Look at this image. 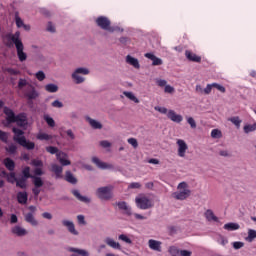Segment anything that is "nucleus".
Returning <instances> with one entry per match:
<instances>
[{"label": "nucleus", "mask_w": 256, "mask_h": 256, "mask_svg": "<svg viewBox=\"0 0 256 256\" xmlns=\"http://www.w3.org/2000/svg\"><path fill=\"white\" fill-rule=\"evenodd\" d=\"M211 137L212 139H221V137H223V134L221 133V130L213 129L211 131Z\"/></svg>", "instance_id": "obj_41"}, {"label": "nucleus", "mask_w": 256, "mask_h": 256, "mask_svg": "<svg viewBox=\"0 0 256 256\" xmlns=\"http://www.w3.org/2000/svg\"><path fill=\"white\" fill-rule=\"evenodd\" d=\"M3 175H5V177H7V181L8 183H11L12 185L14 183H17V177L15 176V172H11L10 174H7L5 171H2Z\"/></svg>", "instance_id": "obj_32"}, {"label": "nucleus", "mask_w": 256, "mask_h": 256, "mask_svg": "<svg viewBox=\"0 0 256 256\" xmlns=\"http://www.w3.org/2000/svg\"><path fill=\"white\" fill-rule=\"evenodd\" d=\"M24 97H26L28 101H33L39 97V92L35 89V86L29 84L24 90Z\"/></svg>", "instance_id": "obj_7"}, {"label": "nucleus", "mask_w": 256, "mask_h": 256, "mask_svg": "<svg viewBox=\"0 0 256 256\" xmlns=\"http://www.w3.org/2000/svg\"><path fill=\"white\" fill-rule=\"evenodd\" d=\"M223 229H225V231H237L241 229V226L239 223L229 222L224 225Z\"/></svg>", "instance_id": "obj_26"}, {"label": "nucleus", "mask_w": 256, "mask_h": 256, "mask_svg": "<svg viewBox=\"0 0 256 256\" xmlns=\"http://www.w3.org/2000/svg\"><path fill=\"white\" fill-rule=\"evenodd\" d=\"M129 65H132L134 69H141V64H139V60L132 56H129Z\"/></svg>", "instance_id": "obj_36"}, {"label": "nucleus", "mask_w": 256, "mask_h": 256, "mask_svg": "<svg viewBox=\"0 0 256 256\" xmlns=\"http://www.w3.org/2000/svg\"><path fill=\"white\" fill-rule=\"evenodd\" d=\"M22 175L24 177H29L30 179H32L33 181H35V178H37V176H33L31 175V168L29 166H26L23 170H22Z\"/></svg>", "instance_id": "obj_37"}, {"label": "nucleus", "mask_w": 256, "mask_h": 256, "mask_svg": "<svg viewBox=\"0 0 256 256\" xmlns=\"http://www.w3.org/2000/svg\"><path fill=\"white\" fill-rule=\"evenodd\" d=\"M161 245H163V243L159 240H155V239L148 240L149 249H151L152 251H156L157 253H161L162 251Z\"/></svg>", "instance_id": "obj_12"}, {"label": "nucleus", "mask_w": 256, "mask_h": 256, "mask_svg": "<svg viewBox=\"0 0 256 256\" xmlns=\"http://www.w3.org/2000/svg\"><path fill=\"white\" fill-rule=\"evenodd\" d=\"M243 131L246 134L253 133V131H256V123L255 124H247L243 127Z\"/></svg>", "instance_id": "obj_38"}, {"label": "nucleus", "mask_w": 256, "mask_h": 256, "mask_svg": "<svg viewBox=\"0 0 256 256\" xmlns=\"http://www.w3.org/2000/svg\"><path fill=\"white\" fill-rule=\"evenodd\" d=\"M77 221L79 225H87V221H85V216L84 215H78L77 216Z\"/></svg>", "instance_id": "obj_57"}, {"label": "nucleus", "mask_w": 256, "mask_h": 256, "mask_svg": "<svg viewBox=\"0 0 256 256\" xmlns=\"http://www.w3.org/2000/svg\"><path fill=\"white\" fill-rule=\"evenodd\" d=\"M177 145H178V155L179 157H183L185 153H187V149L189 147L187 146V143L184 142V140H177Z\"/></svg>", "instance_id": "obj_17"}, {"label": "nucleus", "mask_w": 256, "mask_h": 256, "mask_svg": "<svg viewBox=\"0 0 256 256\" xmlns=\"http://www.w3.org/2000/svg\"><path fill=\"white\" fill-rule=\"evenodd\" d=\"M36 139H38V141H51V139H53V136L47 133L40 132L37 134Z\"/></svg>", "instance_id": "obj_30"}, {"label": "nucleus", "mask_w": 256, "mask_h": 256, "mask_svg": "<svg viewBox=\"0 0 256 256\" xmlns=\"http://www.w3.org/2000/svg\"><path fill=\"white\" fill-rule=\"evenodd\" d=\"M97 197L101 201H109L111 199V188L109 186L100 187L97 189Z\"/></svg>", "instance_id": "obj_5"}, {"label": "nucleus", "mask_w": 256, "mask_h": 256, "mask_svg": "<svg viewBox=\"0 0 256 256\" xmlns=\"http://www.w3.org/2000/svg\"><path fill=\"white\" fill-rule=\"evenodd\" d=\"M11 231L17 237H25L27 235V230L21 226H14Z\"/></svg>", "instance_id": "obj_24"}, {"label": "nucleus", "mask_w": 256, "mask_h": 256, "mask_svg": "<svg viewBox=\"0 0 256 256\" xmlns=\"http://www.w3.org/2000/svg\"><path fill=\"white\" fill-rule=\"evenodd\" d=\"M24 220L26 221V223H29L30 225H32V227H37V225H39V221L35 219L33 212L26 213L24 215Z\"/></svg>", "instance_id": "obj_18"}, {"label": "nucleus", "mask_w": 256, "mask_h": 256, "mask_svg": "<svg viewBox=\"0 0 256 256\" xmlns=\"http://www.w3.org/2000/svg\"><path fill=\"white\" fill-rule=\"evenodd\" d=\"M204 217L209 222L214 221L215 223H219V218L217 216H215V213L211 209H208L205 211Z\"/></svg>", "instance_id": "obj_23"}, {"label": "nucleus", "mask_w": 256, "mask_h": 256, "mask_svg": "<svg viewBox=\"0 0 256 256\" xmlns=\"http://www.w3.org/2000/svg\"><path fill=\"white\" fill-rule=\"evenodd\" d=\"M129 144L132 145L134 149H137V147H139V142H137V139L135 138H130Z\"/></svg>", "instance_id": "obj_61"}, {"label": "nucleus", "mask_w": 256, "mask_h": 256, "mask_svg": "<svg viewBox=\"0 0 256 256\" xmlns=\"http://www.w3.org/2000/svg\"><path fill=\"white\" fill-rule=\"evenodd\" d=\"M18 145L24 147V149H27L28 151H33V149H35V143L27 140V138H22L19 140Z\"/></svg>", "instance_id": "obj_16"}, {"label": "nucleus", "mask_w": 256, "mask_h": 256, "mask_svg": "<svg viewBox=\"0 0 256 256\" xmlns=\"http://www.w3.org/2000/svg\"><path fill=\"white\" fill-rule=\"evenodd\" d=\"M173 199L177 201H185V199L191 197V190H180L172 193Z\"/></svg>", "instance_id": "obj_9"}, {"label": "nucleus", "mask_w": 256, "mask_h": 256, "mask_svg": "<svg viewBox=\"0 0 256 256\" xmlns=\"http://www.w3.org/2000/svg\"><path fill=\"white\" fill-rule=\"evenodd\" d=\"M167 117L170 121H173V123H181V121H183V116H181V114H177L175 110H169Z\"/></svg>", "instance_id": "obj_15"}, {"label": "nucleus", "mask_w": 256, "mask_h": 256, "mask_svg": "<svg viewBox=\"0 0 256 256\" xmlns=\"http://www.w3.org/2000/svg\"><path fill=\"white\" fill-rule=\"evenodd\" d=\"M81 75H89V69L87 68H77L72 74V79H74L76 85H80V83L85 82V78Z\"/></svg>", "instance_id": "obj_4"}, {"label": "nucleus", "mask_w": 256, "mask_h": 256, "mask_svg": "<svg viewBox=\"0 0 256 256\" xmlns=\"http://www.w3.org/2000/svg\"><path fill=\"white\" fill-rule=\"evenodd\" d=\"M228 121H230V123H233V125H235V127H237V129H239V127H241V123H243V120H241V118H239V116H234V117L228 118Z\"/></svg>", "instance_id": "obj_35"}, {"label": "nucleus", "mask_w": 256, "mask_h": 256, "mask_svg": "<svg viewBox=\"0 0 256 256\" xmlns=\"http://www.w3.org/2000/svg\"><path fill=\"white\" fill-rule=\"evenodd\" d=\"M87 121L91 125L92 129H103V125L100 122H97L90 117L87 118Z\"/></svg>", "instance_id": "obj_34"}, {"label": "nucleus", "mask_w": 256, "mask_h": 256, "mask_svg": "<svg viewBox=\"0 0 256 256\" xmlns=\"http://www.w3.org/2000/svg\"><path fill=\"white\" fill-rule=\"evenodd\" d=\"M254 239H256V230L249 229L248 230L247 241H249V243H251Z\"/></svg>", "instance_id": "obj_42"}, {"label": "nucleus", "mask_w": 256, "mask_h": 256, "mask_svg": "<svg viewBox=\"0 0 256 256\" xmlns=\"http://www.w3.org/2000/svg\"><path fill=\"white\" fill-rule=\"evenodd\" d=\"M68 251L70 253H77L78 255H81V256H89V252L87 250H83V249L70 247L68 249Z\"/></svg>", "instance_id": "obj_33"}, {"label": "nucleus", "mask_w": 256, "mask_h": 256, "mask_svg": "<svg viewBox=\"0 0 256 256\" xmlns=\"http://www.w3.org/2000/svg\"><path fill=\"white\" fill-rule=\"evenodd\" d=\"M187 123L190 124V127L192 129H196L197 128V122H195V119H193V117H188L187 118Z\"/></svg>", "instance_id": "obj_52"}, {"label": "nucleus", "mask_w": 256, "mask_h": 256, "mask_svg": "<svg viewBox=\"0 0 256 256\" xmlns=\"http://www.w3.org/2000/svg\"><path fill=\"white\" fill-rule=\"evenodd\" d=\"M144 57H146V59H150V61H152L153 67H159V66L163 65V59L155 56V54H153V53H145Z\"/></svg>", "instance_id": "obj_11"}, {"label": "nucleus", "mask_w": 256, "mask_h": 256, "mask_svg": "<svg viewBox=\"0 0 256 256\" xmlns=\"http://www.w3.org/2000/svg\"><path fill=\"white\" fill-rule=\"evenodd\" d=\"M232 247H233V249L238 251V249H243V247H245V242H241V241L233 242Z\"/></svg>", "instance_id": "obj_47"}, {"label": "nucleus", "mask_w": 256, "mask_h": 256, "mask_svg": "<svg viewBox=\"0 0 256 256\" xmlns=\"http://www.w3.org/2000/svg\"><path fill=\"white\" fill-rule=\"evenodd\" d=\"M15 22H16V26L18 27V29H21V27H23V25H25V23L23 22L21 17H19L18 13L15 14Z\"/></svg>", "instance_id": "obj_46"}, {"label": "nucleus", "mask_w": 256, "mask_h": 256, "mask_svg": "<svg viewBox=\"0 0 256 256\" xmlns=\"http://www.w3.org/2000/svg\"><path fill=\"white\" fill-rule=\"evenodd\" d=\"M187 187H189V185L186 182H181L178 184L177 189L179 191H185V190H188Z\"/></svg>", "instance_id": "obj_58"}, {"label": "nucleus", "mask_w": 256, "mask_h": 256, "mask_svg": "<svg viewBox=\"0 0 256 256\" xmlns=\"http://www.w3.org/2000/svg\"><path fill=\"white\" fill-rule=\"evenodd\" d=\"M33 173H34L33 177H41L45 175L43 168H34Z\"/></svg>", "instance_id": "obj_49"}, {"label": "nucleus", "mask_w": 256, "mask_h": 256, "mask_svg": "<svg viewBox=\"0 0 256 256\" xmlns=\"http://www.w3.org/2000/svg\"><path fill=\"white\" fill-rule=\"evenodd\" d=\"M168 252L171 256H180L181 249L177 248L176 246H170Z\"/></svg>", "instance_id": "obj_39"}, {"label": "nucleus", "mask_w": 256, "mask_h": 256, "mask_svg": "<svg viewBox=\"0 0 256 256\" xmlns=\"http://www.w3.org/2000/svg\"><path fill=\"white\" fill-rule=\"evenodd\" d=\"M49 171H51V173H54L55 179H63V166H60L58 164H51Z\"/></svg>", "instance_id": "obj_10"}, {"label": "nucleus", "mask_w": 256, "mask_h": 256, "mask_svg": "<svg viewBox=\"0 0 256 256\" xmlns=\"http://www.w3.org/2000/svg\"><path fill=\"white\" fill-rule=\"evenodd\" d=\"M7 41L5 43L6 47H13V44L16 48V53L19 61L23 63V61H27V53H25V46L23 45V41H21V32L16 31L14 34H6L5 36Z\"/></svg>", "instance_id": "obj_1"}, {"label": "nucleus", "mask_w": 256, "mask_h": 256, "mask_svg": "<svg viewBox=\"0 0 256 256\" xmlns=\"http://www.w3.org/2000/svg\"><path fill=\"white\" fill-rule=\"evenodd\" d=\"M4 165L8 171H15V161H4Z\"/></svg>", "instance_id": "obj_45"}, {"label": "nucleus", "mask_w": 256, "mask_h": 256, "mask_svg": "<svg viewBox=\"0 0 256 256\" xmlns=\"http://www.w3.org/2000/svg\"><path fill=\"white\" fill-rule=\"evenodd\" d=\"M94 163L96 164V166L99 169H103V170H105V169H108V170L115 169L113 164H109V163H106V162H103V161H94Z\"/></svg>", "instance_id": "obj_29"}, {"label": "nucleus", "mask_w": 256, "mask_h": 256, "mask_svg": "<svg viewBox=\"0 0 256 256\" xmlns=\"http://www.w3.org/2000/svg\"><path fill=\"white\" fill-rule=\"evenodd\" d=\"M212 87H215L220 93H225L226 89L224 88L223 85L218 84V83H212Z\"/></svg>", "instance_id": "obj_54"}, {"label": "nucleus", "mask_w": 256, "mask_h": 256, "mask_svg": "<svg viewBox=\"0 0 256 256\" xmlns=\"http://www.w3.org/2000/svg\"><path fill=\"white\" fill-rule=\"evenodd\" d=\"M118 209L121 211H128L129 206H127V202H118L117 203Z\"/></svg>", "instance_id": "obj_50"}, {"label": "nucleus", "mask_w": 256, "mask_h": 256, "mask_svg": "<svg viewBox=\"0 0 256 256\" xmlns=\"http://www.w3.org/2000/svg\"><path fill=\"white\" fill-rule=\"evenodd\" d=\"M28 199H29V195L27 194V192L17 193V201L18 203H20V205H26Z\"/></svg>", "instance_id": "obj_25"}, {"label": "nucleus", "mask_w": 256, "mask_h": 256, "mask_svg": "<svg viewBox=\"0 0 256 256\" xmlns=\"http://www.w3.org/2000/svg\"><path fill=\"white\" fill-rule=\"evenodd\" d=\"M6 151L10 155H15V153H17V146L15 144H10L8 147H6Z\"/></svg>", "instance_id": "obj_44"}, {"label": "nucleus", "mask_w": 256, "mask_h": 256, "mask_svg": "<svg viewBox=\"0 0 256 256\" xmlns=\"http://www.w3.org/2000/svg\"><path fill=\"white\" fill-rule=\"evenodd\" d=\"M167 230H168L169 235H176L177 231H179L177 226H168Z\"/></svg>", "instance_id": "obj_51"}, {"label": "nucleus", "mask_w": 256, "mask_h": 256, "mask_svg": "<svg viewBox=\"0 0 256 256\" xmlns=\"http://www.w3.org/2000/svg\"><path fill=\"white\" fill-rule=\"evenodd\" d=\"M14 123H16L18 127H25V125H27V114L20 113L16 115V118H14Z\"/></svg>", "instance_id": "obj_14"}, {"label": "nucleus", "mask_w": 256, "mask_h": 256, "mask_svg": "<svg viewBox=\"0 0 256 256\" xmlns=\"http://www.w3.org/2000/svg\"><path fill=\"white\" fill-rule=\"evenodd\" d=\"M185 56L188 61H192L193 63H201V56H197V54L189 50L185 51Z\"/></svg>", "instance_id": "obj_20"}, {"label": "nucleus", "mask_w": 256, "mask_h": 256, "mask_svg": "<svg viewBox=\"0 0 256 256\" xmlns=\"http://www.w3.org/2000/svg\"><path fill=\"white\" fill-rule=\"evenodd\" d=\"M95 23L97 27H100V29H103L104 31H109L110 33L117 31V28L111 27V20L106 16H99L96 18Z\"/></svg>", "instance_id": "obj_2"}, {"label": "nucleus", "mask_w": 256, "mask_h": 256, "mask_svg": "<svg viewBox=\"0 0 256 256\" xmlns=\"http://www.w3.org/2000/svg\"><path fill=\"white\" fill-rule=\"evenodd\" d=\"M154 109L155 111L162 113V115H167V113H169V111L165 107L156 106Z\"/></svg>", "instance_id": "obj_55"}, {"label": "nucleus", "mask_w": 256, "mask_h": 256, "mask_svg": "<svg viewBox=\"0 0 256 256\" xmlns=\"http://www.w3.org/2000/svg\"><path fill=\"white\" fill-rule=\"evenodd\" d=\"M62 225L67 228V231H69L71 235H79V231L75 229V223H73V221L62 220Z\"/></svg>", "instance_id": "obj_13"}, {"label": "nucleus", "mask_w": 256, "mask_h": 256, "mask_svg": "<svg viewBox=\"0 0 256 256\" xmlns=\"http://www.w3.org/2000/svg\"><path fill=\"white\" fill-rule=\"evenodd\" d=\"M29 85H30L29 82L25 78H20L19 81H18V89L20 91H23V88L24 87H29Z\"/></svg>", "instance_id": "obj_40"}, {"label": "nucleus", "mask_w": 256, "mask_h": 256, "mask_svg": "<svg viewBox=\"0 0 256 256\" xmlns=\"http://www.w3.org/2000/svg\"><path fill=\"white\" fill-rule=\"evenodd\" d=\"M105 243L106 245H108V247H111L112 249L121 250V244H119V242H115V240H113L112 238L107 237L105 239Z\"/></svg>", "instance_id": "obj_27"}, {"label": "nucleus", "mask_w": 256, "mask_h": 256, "mask_svg": "<svg viewBox=\"0 0 256 256\" xmlns=\"http://www.w3.org/2000/svg\"><path fill=\"white\" fill-rule=\"evenodd\" d=\"M46 151L51 155H56L57 161H68L67 154L62 151H59V148L55 146H48L46 147Z\"/></svg>", "instance_id": "obj_6"}, {"label": "nucleus", "mask_w": 256, "mask_h": 256, "mask_svg": "<svg viewBox=\"0 0 256 256\" xmlns=\"http://www.w3.org/2000/svg\"><path fill=\"white\" fill-rule=\"evenodd\" d=\"M135 203H136V207H138V209H143V210H147V209H151V207H153V203H151V200L145 196V194H140L135 198Z\"/></svg>", "instance_id": "obj_3"}, {"label": "nucleus", "mask_w": 256, "mask_h": 256, "mask_svg": "<svg viewBox=\"0 0 256 256\" xmlns=\"http://www.w3.org/2000/svg\"><path fill=\"white\" fill-rule=\"evenodd\" d=\"M6 71L9 75H19L21 73L19 70H15L13 68H7Z\"/></svg>", "instance_id": "obj_63"}, {"label": "nucleus", "mask_w": 256, "mask_h": 256, "mask_svg": "<svg viewBox=\"0 0 256 256\" xmlns=\"http://www.w3.org/2000/svg\"><path fill=\"white\" fill-rule=\"evenodd\" d=\"M4 114L6 115V121L8 123H15V118L17 115H15V112H13L11 108L4 107Z\"/></svg>", "instance_id": "obj_19"}, {"label": "nucleus", "mask_w": 256, "mask_h": 256, "mask_svg": "<svg viewBox=\"0 0 256 256\" xmlns=\"http://www.w3.org/2000/svg\"><path fill=\"white\" fill-rule=\"evenodd\" d=\"M13 133H14V137H13V141H15L16 143L19 144V141H21V139H25V137L23 135H25V132L19 128H14L12 129Z\"/></svg>", "instance_id": "obj_22"}, {"label": "nucleus", "mask_w": 256, "mask_h": 256, "mask_svg": "<svg viewBox=\"0 0 256 256\" xmlns=\"http://www.w3.org/2000/svg\"><path fill=\"white\" fill-rule=\"evenodd\" d=\"M30 165L35 168H43V161H32Z\"/></svg>", "instance_id": "obj_60"}, {"label": "nucleus", "mask_w": 256, "mask_h": 256, "mask_svg": "<svg viewBox=\"0 0 256 256\" xmlns=\"http://www.w3.org/2000/svg\"><path fill=\"white\" fill-rule=\"evenodd\" d=\"M36 79H37L38 81H45V72H43V71H38V72L36 73Z\"/></svg>", "instance_id": "obj_56"}, {"label": "nucleus", "mask_w": 256, "mask_h": 256, "mask_svg": "<svg viewBox=\"0 0 256 256\" xmlns=\"http://www.w3.org/2000/svg\"><path fill=\"white\" fill-rule=\"evenodd\" d=\"M16 187H19L20 189H27V182H23V180H17L16 181Z\"/></svg>", "instance_id": "obj_53"}, {"label": "nucleus", "mask_w": 256, "mask_h": 256, "mask_svg": "<svg viewBox=\"0 0 256 256\" xmlns=\"http://www.w3.org/2000/svg\"><path fill=\"white\" fill-rule=\"evenodd\" d=\"M32 183L34 185V188H32V193L34 195V197H39V193H41V187H43V185H45V182H43V178H34V180H32Z\"/></svg>", "instance_id": "obj_8"}, {"label": "nucleus", "mask_w": 256, "mask_h": 256, "mask_svg": "<svg viewBox=\"0 0 256 256\" xmlns=\"http://www.w3.org/2000/svg\"><path fill=\"white\" fill-rule=\"evenodd\" d=\"M65 181L71 183V185H77V178L74 177L73 173L69 170L65 173Z\"/></svg>", "instance_id": "obj_28"}, {"label": "nucleus", "mask_w": 256, "mask_h": 256, "mask_svg": "<svg viewBox=\"0 0 256 256\" xmlns=\"http://www.w3.org/2000/svg\"><path fill=\"white\" fill-rule=\"evenodd\" d=\"M156 84L158 85V87H166L167 86V80H163V79H156Z\"/></svg>", "instance_id": "obj_59"}, {"label": "nucleus", "mask_w": 256, "mask_h": 256, "mask_svg": "<svg viewBox=\"0 0 256 256\" xmlns=\"http://www.w3.org/2000/svg\"><path fill=\"white\" fill-rule=\"evenodd\" d=\"M8 140L9 134H7V132H4L3 130H0V141H2L3 143H7Z\"/></svg>", "instance_id": "obj_48"}, {"label": "nucleus", "mask_w": 256, "mask_h": 256, "mask_svg": "<svg viewBox=\"0 0 256 256\" xmlns=\"http://www.w3.org/2000/svg\"><path fill=\"white\" fill-rule=\"evenodd\" d=\"M72 195L78 199V201H81V203H91V199L87 196L81 195V192L79 190H72Z\"/></svg>", "instance_id": "obj_21"}, {"label": "nucleus", "mask_w": 256, "mask_h": 256, "mask_svg": "<svg viewBox=\"0 0 256 256\" xmlns=\"http://www.w3.org/2000/svg\"><path fill=\"white\" fill-rule=\"evenodd\" d=\"M44 121H46L49 127H55V120L49 115H44Z\"/></svg>", "instance_id": "obj_43"}, {"label": "nucleus", "mask_w": 256, "mask_h": 256, "mask_svg": "<svg viewBox=\"0 0 256 256\" xmlns=\"http://www.w3.org/2000/svg\"><path fill=\"white\" fill-rule=\"evenodd\" d=\"M44 89L47 93H57V91H59V86H57V84L50 83L47 84Z\"/></svg>", "instance_id": "obj_31"}, {"label": "nucleus", "mask_w": 256, "mask_h": 256, "mask_svg": "<svg viewBox=\"0 0 256 256\" xmlns=\"http://www.w3.org/2000/svg\"><path fill=\"white\" fill-rule=\"evenodd\" d=\"M193 255V252H191L190 250H181L180 249V256H191Z\"/></svg>", "instance_id": "obj_64"}, {"label": "nucleus", "mask_w": 256, "mask_h": 256, "mask_svg": "<svg viewBox=\"0 0 256 256\" xmlns=\"http://www.w3.org/2000/svg\"><path fill=\"white\" fill-rule=\"evenodd\" d=\"M129 188L130 189H141V183H139V182H132V183H130Z\"/></svg>", "instance_id": "obj_62"}]
</instances>
